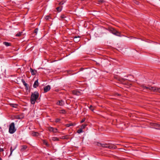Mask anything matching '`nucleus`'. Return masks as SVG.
Listing matches in <instances>:
<instances>
[{"mask_svg":"<svg viewBox=\"0 0 160 160\" xmlns=\"http://www.w3.org/2000/svg\"><path fill=\"white\" fill-rule=\"evenodd\" d=\"M4 151V149L3 148H0V152H2Z\"/></svg>","mask_w":160,"mask_h":160,"instance_id":"ea45409f","label":"nucleus"},{"mask_svg":"<svg viewBox=\"0 0 160 160\" xmlns=\"http://www.w3.org/2000/svg\"><path fill=\"white\" fill-rule=\"evenodd\" d=\"M38 28H36L34 31V32L35 33H36V34L37 33L38 31Z\"/></svg>","mask_w":160,"mask_h":160,"instance_id":"f704fd0d","label":"nucleus"},{"mask_svg":"<svg viewBox=\"0 0 160 160\" xmlns=\"http://www.w3.org/2000/svg\"><path fill=\"white\" fill-rule=\"evenodd\" d=\"M105 1L104 0H100L98 1V3L99 4L103 3L105 2Z\"/></svg>","mask_w":160,"mask_h":160,"instance_id":"5701e85b","label":"nucleus"},{"mask_svg":"<svg viewBox=\"0 0 160 160\" xmlns=\"http://www.w3.org/2000/svg\"><path fill=\"white\" fill-rule=\"evenodd\" d=\"M43 143L44 144L46 145L47 146H49V144H48V142L45 140H43Z\"/></svg>","mask_w":160,"mask_h":160,"instance_id":"bb28decb","label":"nucleus"},{"mask_svg":"<svg viewBox=\"0 0 160 160\" xmlns=\"http://www.w3.org/2000/svg\"><path fill=\"white\" fill-rule=\"evenodd\" d=\"M27 148V146L26 145H22V148L21 149V151L23 152L26 150Z\"/></svg>","mask_w":160,"mask_h":160,"instance_id":"f3484780","label":"nucleus"},{"mask_svg":"<svg viewBox=\"0 0 160 160\" xmlns=\"http://www.w3.org/2000/svg\"><path fill=\"white\" fill-rule=\"evenodd\" d=\"M3 44H4L7 47L12 46V44L11 43L8 42H3Z\"/></svg>","mask_w":160,"mask_h":160,"instance_id":"dca6fc26","label":"nucleus"},{"mask_svg":"<svg viewBox=\"0 0 160 160\" xmlns=\"http://www.w3.org/2000/svg\"><path fill=\"white\" fill-rule=\"evenodd\" d=\"M116 96H120L121 94L118 93H116L115 94Z\"/></svg>","mask_w":160,"mask_h":160,"instance_id":"58836bf2","label":"nucleus"},{"mask_svg":"<svg viewBox=\"0 0 160 160\" xmlns=\"http://www.w3.org/2000/svg\"><path fill=\"white\" fill-rule=\"evenodd\" d=\"M22 81L24 86H25L26 90H28V89L29 85L28 84L26 83L24 79H22Z\"/></svg>","mask_w":160,"mask_h":160,"instance_id":"1a4fd4ad","label":"nucleus"},{"mask_svg":"<svg viewBox=\"0 0 160 160\" xmlns=\"http://www.w3.org/2000/svg\"><path fill=\"white\" fill-rule=\"evenodd\" d=\"M52 140L53 141H59V139L57 137H54L52 138Z\"/></svg>","mask_w":160,"mask_h":160,"instance_id":"a878e982","label":"nucleus"},{"mask_svg":"<svg viewBox=\"0 0 160 160\" xmlns=\"http://www.w3.org/2000/svg\"><path fill=\"white\" fill-rule=\"evenodd\" d=\"M14 150V149H12V147H11L10 148V155H11L12 154V152Z\"/></svg>","mask_w":160,"mask_h":160,"instance_id":"473e14b6","label":"nucleus"},{"mask_svg":"<svg viewBox=\"0 0 160 160\" xmlns=\"http://www.w3.org/2000/svg\"><path fill=\"white\" fill-rule=\"evenodd\" d=\"M83 132L81 128L79 129L77 131V133H80Z\"/></svg>","mask_w":160,"mask_h":160,"instance_id":"c85d7f7f","label":"nucleus"},{"mask_svg":"<svg viewBox=\"0 0 160 160\" xmlns=\"http://www.w3.org/2000/svg\"><path fill=\"white\" fill-rule=\"evenodd\" d=\"M24 118V115L23 113L19 115H15L14 116V118L15 119H20Z\"/></svg>","mask_w":160,"mask_h":160,"instance_id":"0eeeda50","label":"nucleus"},{"mask_svg":"<svg viewBox=\"0 0 160 160\" xmlns=\"http://www.w3.org/2000/svg\"><path fill=\"white\" fill-rule=\"evenodd\" d=\"M39 94L38 91H35L34 92H32L30 102L32 104H34L37 99L38 98Z\"/></svg>","mask_w":160,"mask_h":160,"instance_id":"f257e3e1","label":"nucleus"},{"mask_svg":"<svg viewBox=\"0 0 160 160\" xmlns=\"http://www.w3.org/2000/svg\"><path fill=\"white\" fill-rule=\"evenodd\" d=\"M30 70L32 74L33 75H34L36 74L37 71L36 70L32 69V68H30Z\"/></svg>","mask_w":160,"mask_h":160,"instance_id":"9b49d317","label":"nucleus"},{"mask_svg":"<svg viewBox=\"0 0 160 160\" xmlns=\"http://www.w3.org/2000/svg\"><path fill=\"white\" fill-rule=\"evenodd\" d=\"M22 33V32H19L18 33L16 34L15 36L16 37H20Z\"/></svg>","mask_w":160,"mask_h":160,"instance_id":"393cba45","label":"nucleus"},{"mask_svg":"<svg viewBox=\"0 0 160 160\" xmlns=\"http://www.w3.org/2000/svg\"><path fill=\"white\" fill-rule=\"evenodd\" d=\"M87 126L86 124H82L81 126V128L82 129H84Z\"/></svg>","mask_w":160,"mask_h":160,"instance_id":"b1692460","label":"nucleus"},{"mask_svg":"<svg viewBox=\"0 0 160 160\" xmlns=\"http://www.w3.org/2000/svg\"><path fill=\"white\" fill-rule=\"evenodd\" d=\"M126 79L124 78H122L120 80V81L122 82H123Z\"/></svg>","mask_w":160,"mask_h":160,"instance_id":"c9c22d12","label":"nucleus"},{"mask_svg":"<svg viewBox=\"0 0 160 160\" xmlns=\"http://www.w3.org/2000/svg\"><path fill=\"white\" fill-rule=\"evenodd\" d=\"M39 83L38 82V80L37 79L33 85V87L35 88H37L39 86Z\"/></svg>","mask_w":160,"mask_h":160,"instance_id":"f8f14e48","label":"nucleus"},{"mask_svg":"<svg viewBox=\"0 0 160 160\" xmlns=\"http://www.w3.org/2000/svg\"><path fill=\"white\" fill-rule=\"evenodd\" d=\"M134 2L135 4H136L137 5H138L139 3V2H138L137 1H136V0L134 1Z\"/></svg>","mask_w":160,"mask_h":160,"instance_id":"72a5a7b5","label":"nucleus"},{"mask_svg":"<svg viewBox=\"0 0 160 160\" xmlns=\"http://www.w3.org/2000/svg\"><path fill=\"white\" fill-rule=\"evenodd\" d=\"M49 18H50V16L48 15L46 16L45 18V19L47 20H48Z\"/></svg>","mask_w":160,"mask_h":160,"instance_id":"2f4dec72","label":"nucleus"},{"mask_svg":"<svg viewBox=\"0 0 160 160\" xmlns=\"http://www.w3.org/2000/svg\"><path fill=\"white\" fill-rule=\"evenodd\" d=\"M102 147L108 148L109 149H111L112 148H115L116 146H114L113 145H110L109 144H102Z\"/></svg>","mask_w":160,"mask_h":160,"instance_id":"39448f33","label":"nucleus"},{"mask_svg":"<svg viewBox=\"0 0 160 160\" xmlns=\"http://www.w3.org/2000/svg\"><path fill=\"white\" fill-rule=\"evenodd\" d=\"M9 105L12 107L14 108H17V106H18V104H17L14 103H10Z\"/></svg>","mask_w":160,"mask_h":160,"instance_id":"6ab92c4d","label":"nucleus"},{"mask_svg":"<svg viewBox=\"0 0 160 160\" xmlns=\"http://www.w3.org/2000/svg\"><path fill=\"white\" fill-rule=\"evenodd\" d=\"M72 93L73 94L76 95H79L80 94V92L77 90L72 91Z\"/></svg>","mask_w":160,"mask_h":160,"instance_id":"4468645a","label":"nucleus"},{"mask_svg":"<svg viewBox=\"0 0 160 160\" xmlns=\"http://www.w3.org/2000/svg\"><path fill=\"white\" fill-rule=\"evenodd\" d=\"M108 29L113 34L118 36H120V33L116 31L115 28H110Z\"/></svg>","mask_w":160,"mask_h":160,"instance_id":"20e7f679","label":"nucleus"},{"mask_svg":"<svg viewBox=\"0 0 160 160\" xmlns=\"http://www.w3.org/2000/svg\"><path fill=\"white\" fill-rule=\"evenodd\" d=\"M90 107H91V111H93V109H92V105H91Z\"/></svg>","mask_w":160,"mask_h":160,"instance_id":"a19ab883","label":"nucleus"},{"mask_svg":"<svg viewBox=\"0 0 160 160\" xmlns=\"http://www.w3.org/2000/svg\"><path fill=\"white\" fill-rule=\"evenodd\" d=\"M48 130L50 132H53L54 133L57 132L58 129L57 128H54L52 127H48Z\"/></svg>","mask_w":160,"mask_h":160,"instance_id":"423d86ee","label":"nucleus"},{"mask_svg":"<svg viewBox=\"0 0 160 160\" xmlns=\"http://www.w3.org/2000/svg\"><path fill=\"white\" fill-rule=\"evenodd\" d=\"M56 9L58 12H60L61 11L62 9L60 7H59L56 8Z\"/></svg>","mask_w":160,"mask_h":160,"instance_id":"cd10ccee","label":"nucleus"},{"mask_svg":"<svg viewBox=\"0 0 160 160\" xmlns=\"http://www.w3.org/2000/svg\"><path fill=\"white\" fill-rule=\"evenodd\" d=\"M85 118H83L82 119V120L80 121V123H82L83 122L85 121Z\"/></svg>","mask_w":160,"mask_h":160,"instance_id":"e433bc0d","label":"nucleus"},{"mask_svg":"<svg viewBox=\"0 0 160 160\" xmlns=\"http://www.w3.org/2000/svg\"><path fill=\"white\" fill-rule=\"evenodd\" d=\"M16 130L14 122H12L9 125V132L11 134L13 133Z\"/></svg>","mask_w":160,"mask_h":160,"instance_id":"f03ea898","label":"nucleus"},{"mask_svg":"<svg viewBox=\"0 0 160 160\" xmlns=\"http://www.w3.org/2000/svg\"><path fill=\"white\" fill-rule=\"evenodd\" d=\"M61 139H69V136L68 135H66L65 136H62L61 138H60Z\"/></svg>","mask_w":160,"mask_h":160,"instance_id":"4be33fe9","label":"nucleus"},{"mask_svg":"<svg viewBox=\"0 0 160 160\" xmlns=\"http://www.w3.org/2000/svg\"><path fill=\"white\" fill-rule=\"evenodd\" d=\"M51 89L50 86L49 85H48L45 86L43 88L44 92L46 93L49 91Z\"/></svg>","mask_w":160,"mask_h":160,"instance_id":"6e6552de","label":"nucleus"},{"mask_svg":"<svg viewBox=\"0 0 160 160\" xmlns=\"http://www.w3.org/2000/svg\"><path fill=\"white\" fill-rule=\"evenodd\" d=\"M60 17L61 18H62V19H63V18H66V17L64 14H62L61 15Z\"/></svg>","mask_w":160,"mask_h":160,"instance_id":"4c0bfd02","label":"nucleus"},{"mask_svg":"<svg viewBox=\"0 0 160 160\" xmlns=\"http://www.w3.org/2000/svg\"><path fill=\"white\" fill-rule=\"evenodd\" d=\"M57 104L60 106H62L64 104V102L62 100L59 101L57 103Z\"/></svg>","mask_w":160,"mask_h":160,"instance_id":"ddd939ff","label":"nucleus"},{"mask_svg":"<svg viewBox=\"0 0 160 160\" xmlns=\"http://www.w3.org/2000/svg\"><path fill=\"white\" fill-rule=\"evenodd\" d=\"M81 37L78 36H75L74 37V41L75 42H78L79 41Z\"/></svg>","mask_w":160,"mask_h":160,"instance_id":"9d476101","label":"nucleus"},{"mask_svg":"<svg viewBox=\"0 0 160 160\" xmlns=\"http://www.w3.org/2000/svg\"><path fill=\"white\" fill-rule=\"evenodd\" d=\"M61 4V2L59 3V4Z\"/></svg>","mask_w":160,"mask_h":160,"instance_id":"a18cd8bd","label":"nucleus"},{"mask_svg":"<svg viewBox=\"0 0 160 160\" xmlns=\"http://www.w3.org/2000/svg\"><path fill=\"white\" fill-rule=\"evenodd\" d=\"M59 112L60 113L65 114L67 113V112L64 109H62L59 111Z\"/></svg>","mask_w":160,"mask_h":160,"instance_id":"412c9836","label":"nucleus"},{"mask_svg":"<svg viewBox=\"0 0 160 160\" xmlns=\"http://www.w3.org/2000/svg\"><path fill=\"white\" fill-rule=\"evenodd\" d=\"M102 143H100L98 142H97V145L99 147H102Z\"/></svg>","mask_w":160,"mask_h":160,"instance_id":"c756f323","label":"nucleus"},{"mask_svg":"<svg viewBox=\"0 0 160 160\" xmlns=\"http://www.w3.org/2000/svg\"><path fill=\"white\" fill-rule=\"evenodd\" d=\"M0 160H2V158L0 157Z\"/></svg>","mask_w":160,"mask_h":160,"instance_id":"c03bdc74","label":"nucleus"},{"mask_svg":"<svg viewBox=\"0 0 160 160\" xmlns=\"http://www.w3.org/2000/svg\"><path fill=\"white\" fill-rule=\"evenodd\" d=\"M158 127L160 128V124L158 125Z\"/></svg>","mask_w":160,"mask_h":160,"instance_id":"37998d69","label":"nucleus"},{"mask_svg":"<svg viewBox=\"0 0 160 160\" xmlns=\"http://www.w3.org/2000/svg\"><path fill=\"white\" fill-rule=\"evenodd\" d=\"M61 120V119L60 118H56L55 119V122L56 123L58 122H59Z\"/></svg>","mask_w":160,"mask_h":160,"instance_id":"7c9ffc66","label":"nucleus"},{"mask_svg":"<svg viewBox=\"0 0 160 160\" xmlns=\"http://www.w3.org/2000/svg\"><path fill=\"white\" fill-rule=\"evenodd\" d=\"M83 69V68H80V70H82V69Z\"/></svg>","mask_w":160,"mask_h":160,"instance_id":"79ce46f5","label":"nucleus"},{"mask_svg":"<svg viewBox=\"0 0 160 160\" xmlns=\"http://www.w3.org/2000/svg\"><path fill=\"white\" fill-rule=\"evenodd\" d=\"M76 125V123H70L69 124H66L65 126L67 127H69L71 126H74Z\"/></svg>","mask_w":160,"mask_h":160,"instance_id":"2eb2a0df","label":"nucleus"},{"mask_svg":"<svg viewBox=\"0 0 160 160\" xmlns=\"http://www.w3.org/2000/svg\"><path fill=\"white\" fill-rule=\"evenodd\" d=\"M141 87L143 88V90H145V92L150 91H153V90H155L154 88L155 87H151L150 86H145L144 85H141Z\"/></svg>","mask_w":160,"mask_h":160,"instance_id":"7ed1b4c3","label":"nucleus"},{"mask_svg":"<svg viewBox=\"0 0 160 160\" xmlns=\"http://www.w3.org/2000/svg\"><path fill=\"white\" fill-rule=\"evenodd\" d=\"M155 90H153L154 92H158L160 93V88H156L155 87L154 88Z\"/></svg>","mask_w":160,"mask_h":160,"instance_id":"aec40b11","label":"nucleus"},{"mask_svg":"<svg viewBox=\"0 0 160 160\" xmlns=\"http://www.w3.org/2000/svg\"><path fill=\"white\" fill-rule=\"evenodd\" d=\"M39 134V133L37 132H32V135L33 136H37Z\"/></svg>","mask_w":160,"mask_h":160,"instance_id":"a211bd4d","label":"nucleus"}]
</instances>
